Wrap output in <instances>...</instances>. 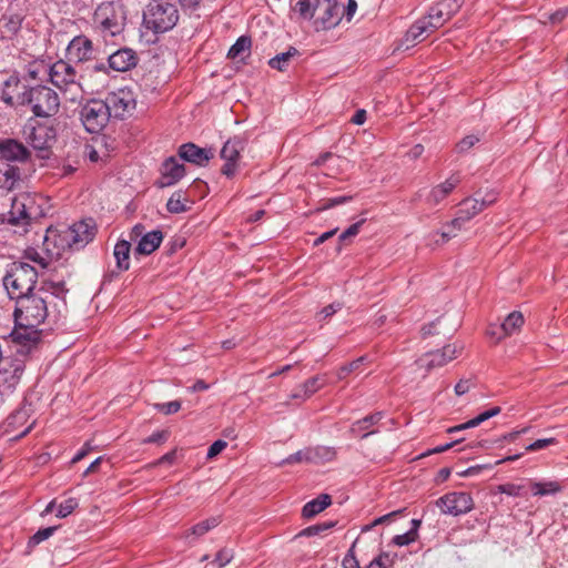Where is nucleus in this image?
Listing matches in <instances>:
<instances>
[{
  "mask_svg": "<svg viewBox=\"0 0 568 568\" xmlns=\"http://www.w3.org/2000/svg\"><path fill=\"white\" fill-rule=\"evenodd\" d=\"M68 292L63 280L48 278L41 282L37 292L27 294L16 302L13 311L14 327L10 333L12 342L22 355L31 353L42 342V331L38 327L49 323H58L60 311L55 314L49 308L53 297H63Z\"/></svg>",
  "mask_w": 568,
  "mask_h": 568,
  "instance_id": "1",
  "label": "nucleus"
},
{
  "mask_svg": "<svg viewBox=\"0 0 568 568\" xmlns=\"http://www.w3.org/2000/svg\"><path fill=\"white\" fill-rule=\"evenodd\" d=\"M464 0H438L428 10L426 17L417 20L406 31V42L420 41L423 36L429 34L443 27L462 8Z\"/></svg>",
  "mask_w": 568,
  "mask_h": 568,
  "instance_id": "2",
  "label": "nucleus"
},
{
  "mask_svg": "<svg viewBox=\"0 0 568 568\" xmlns=\"http://www.w3.org/2000/svg\"><path fill=\"white\" fill-rule=\"evenodd\" d=\"M21 134L27 144L37 152L38 158L47 160L51 156V149L57 141V120L41 121L30 118L22 126Z\"/></svg>",
  "mask_w": 568,
  "mask_h": 568,
  "instance_id": "3",
  "label": "nucleus"
},
{
  "mask_svg": "<svg viewBox=\"0 0 568 568\" xmlns=\"http://www.w3.org/2000/svg\"><path fill=\"white\" fill-rule=\"evenodd\" d=\"M75 67V63L64 58L57 60L48 68L49 82L70 101H75L84 93L83 75L78 72Z\"/></svg>",
  "mask_w": 568,
  "mask_h": 568,
  "instance_id": "4",
  "label": "nucleus"
},
{
  "mask_svg": "<svg viewBox=\"0 0 568 568\" xmlns=\"http://www.w3.org/2000/svg\"><path fill=\"white\" fill-rule=\"evenodd\" d=\"M18 105L30 106L33 118L50 119L60 110V98L58 93L47 85H36L27 88L17 95Z\"/></svg>",
  "mask_w": 568,
  "mask_h": 568,
  "instance_id": "5",
  "label": "nucleus"
},
{
  "mask_svg": "<svg viewBox=\"0 0 568 568\" xmlns=\"http://www.w3.org/2000/svg\"><path fill=\"white\" fill-rule=\"evenodd\" d=\"M38 272L24 262H13L3 277V286L11 300L16 302L27 294L37 292Z\"/></svg>",
  "mask_w": 568,
  "mask_h": 568,
  "instance_id": "6",
  "label": "nucleus"
},
{
  "mask_svg": "<svg viewBox=\"0 0 568 568\" xmlns=\"http://www.w3.org/2000/svg\"><path fill=\"white\" fill-rule=\"evenodd\" d=\"M93 22L103 37H115L126 24V8L120 0L100 3L93 13Z\"/></svg>",
  "mask_w": 568,
  "mask_h": 568,
  "instance_id": "7",
  "label": "nucleus"
},
{
  "mask_svg": "<svg viewBox=\"0 0 568 568\" xmlns=\"http://www.w3.org/2000/svg\"><path fill=\"white\" fill-rule=\"evenodd\" d=\"M180 19L176 6L164 0L151 1L143 11V24L155 33L173 29Z\"/></svg>",
  "mask_w": 568,
  "mask_h": 568,
  "instance_id": "8",
  "label": "nucleus"
},
{
  "mask_svg": "<svg viewBox=\"0 0 568 568\" xmlns=\"http://www.w3.org/2000/svg\"><path fill=\"white\" fill-rule=\"evenodd\" d=\"M110 118L109 109L102 100L91 99L80 110L81 122L89 133H100Z\"/></svg>",
  "mask_w": 568,
  "mask_h": 568,
  "instance_id": "9",
  "label": "nucleus"
},
{
  "mask_svg": "<svg viewBox=\"0 0 568 568\" xmlns=\"http://www.w3.org/2000/svg\"><path fill=\"white\" fill-rule=\"evenodd\" d=\"M24 361L18 357H4L0 364V396L14 393L24 373Z\"/></svg>",
  "mask_w": 568,
  "mask_h": 568,
  "instance_id": "10",
  "label": "nucleus"
},
{
  "mask_svg": "<svg viewBox=\"0 0 568 568\" xmlns=\"http://www.w3.org/2000/svg\"><path fill=\"white\" fill-rule=\"evenodd\" d=\"M99 48L89 37L85 34H78L68 43L64 51V58L79 65L92 62L97 58Z\"/></svg>",
  "mask_w": 568,
  "mask_h": 568,
  "instance_id": "11",
  "label": "nucleus"
},
{
  "mask_svg": "<svg viewBox=\"0 0 568 568\" xmlns=\"http://www.w3.org/2000/svg\"><path fill=\"white\" fill-rule=\"evenodd\" d=\"M95 234V222L92 219H88L72 224L63 232L62 240L71 250L79 251L92 242Z\"/></svg>",
  "mask_w": 568,
  "mask_h": 568,
  "instance_id": "12",
  "label": "nucleus"
},
{
  "mask_svg": "<svg viewBox=\"0 0 568 568\" xmlns=\"http://www.w3.org/2000/svg\"><path fill=\"white\" fill-rule=\"evenodd\" d=\"M444 515L454 517L465 515L473 510L474 500L470 494L465 491H452L443 495L435 501Z\"/></svg>",
  "mask_w": 568,
  "mask_h": 568,
  "instance_id": "13",
  "label": "nucleus"
},
{
  "mask_svg": "<svg viewBox=\"0 0 568 568\" xmlns=\"http://www.w3.org/2000/svg\"><path fill=\"white\" fill-rule=\"evenodd\" d=\"M246 142L243 138L235 135L230 138L223 145L220 152L221 159L224 164L221 168V173L227 179L235 176L241 153L244 151Z\"/></svg>",
  "mask_w": 568,
  "mask_h": 568,
  "instance_id": "14",
  "label": "nucleus"
},
{
  "mask_svg": "<svg viewBox=\"0 0 568 568\" xmlns=\"http://www.w3.org/2000/svg\"><path fill=\"white\" fill-rule=\"evenodd\" d=\"M462 344H447L442 349L427 352L416 361V364L419 367L425 368L426 372H429L452 362L462 353Z\"/></svg>",
  "mask_w": 568,
  "mask_h": 568,
  "instance_id": "15",
  "label": "nucleus"
},
{
  "mask_svg": "<svg viewBox=\"0 0 568 568\" xmlns=\"http://www.w3.org/2000/svg\"><path fill=\"white\" fill-rule=\"evenodd\" d=\"M109 109L110 116L122 119L125 113L135 108V99L131 90L120 89L110 92L105 100H102Z\"/></svg>",
  "mask_w": 568,
  "mask_h": 568,
  "instance_id": "16",
  "label": "nucleus"
},
{
  "mask_svg": "<svg viewBox=\"0 0 568 568\" xmlns=\"http://www.w3.org/2000/svg\"><path fill=\"white\" fill-rule=\"evenodd\" d=\"M497 201V193L495 191L487 192L483 197H468L460 202L458 213L459 220H466L467 222L474 216L479 214L486 207L490 206Z\"/></svg>",
  "mask_w": 568,
  "mask_h": 568,
  "instance_id": "17",
  "label": "nucleus"
},
{
  "mask_svg": "<svg viewBox=\"0 0 568 568\" xmlns=\"http://www.w3.org/2000/svg\"><path fill=\"white\" fill-rule=\"evenodd\" d=\"M185 175V166L178 162L174 156L168 158L161 168V176L155 182L160 189L176 184Z\"/></svg>",
  "mask_w": 568,
  "mask_h": 568,
  "instance_id": "18",
  "label": "nucleus"
},
{
  "mask_svg": "<svg viewBox=\"0 0 568 568\" xmlns=\"http://www.w3.org/2000/svg\"><path fill=\"white\" fill-rule=\"evenodd\" d=\"M0 156L10 162H27L31 151L18 140L6 139L0 141Z\"/></svg>",
  "mask_w": 568,
  "mask_h": 568,
  "instance_id": "19",
  "label": "nucleus"
},
{
  "mask_svg": "<svg viewBox=\"0 0 568 568\" xmlns=\"http://www.w3.org/2000/svg\"><path fill=\"white\" fill-rule=\"evenodd\" d=\"M178 154L182 160L199 166L206 165L214 156L212 149L200 148L192 142L180 145Z\"/></svg>",
  "mask_w": 568,
  "mask_h": 568,
  "instance_id": "20",
  "label": "nucleus"
},
{
  "mask_svg": "<svg viewBox=\"0 0 568 568\" xmlns=\"http://www.w3.org/2000/svg\"><path fill=\"white\" fill-rule=\"evenodd\" d=\"M136 52L130 48H122L109 55V68L116 72H125L138 64Z\"/></svg>",
  "mask_w": 568,
  "mask_h": 568,
  "instance_id": "21",
  "label": "nucleus"
},
{
  "mask_svg": "<svg viewBox=\"0 0 568 568\" xmlns=\"http://www.w3.org/2000/svg\"><path fill=\"white\" fill-rule=\"evenodd\" d=\"M28 196L14 197L9 211L8 223L11 225H27L32 220V213L28 207Z\"/></svg>",
  "mask_w": 568,
  "mask_h": 568,
  "instance_id": "22",
  "label": "nucleus"
},
{
  "mask_svg": "<svg viewBox=\"0 0 568 568\" xmlns=\"http://www.w3.org/2000/svg\"><path fill=\"white\" fill-rule=\"evenodd\" d=\"M460 176L458 174L450 175L445 182L434 186L426 197V202L430 206L438 205L444 199H446L452 191L460 183Z\"/></svg>",
  "mask_w": 568,
  "mask_h": 568,
  "instance_id": "23",
  "label": "nucleus"
},
{
  "mask_svg": "<svg viewBox=\"0 0 568 568\" xmlns=\"http://www.w3.org/2000/svg\"><path fill=\"white\" fill-rule=\"evenodd\" d=\"M383 412H375L371 415H367L352 424L349 434L352 436H358L362 439L367 438L369 435L376 433V430L373 429V426L377 425L383 419Z\"/></svg>",
  "mask_w": 568,
  "mask_h": 568,
  "instance_id": "24",
  "label": "nucleus"
},
{
  "mask_svg": "<svg viewBox=\"0 0 568 568\" xmlns=\"http://www.w3.org/2000/svg\"><path fill=\"white\" fill-rule=\"evenodd\" d=\"M163 233L160 230H153L146 232L140 239L138 245L134 248L135 255H150L152 254L162 243Z\"/></svg>",
  "mask_w": 568,
  "mask_h": 568,
  "instance_id": "25",
  "label": "nucleus"
},
{
  "mask_svg": "<svg viewBox=\"0 0 568 568\" xmlns=\"http://www.w3.org/2000/svg\"><path fill=\"white\" fill-rule=\"evenodd\" d=\"M323 16L320 18L321 27L324 30L336 27L342 20V7L338 2L325 3Z\"/></svg>",
  "mask_w": 568,
  "mask_h": 568,
  "instance_id": "26",
  "label": "nucleus"
},
{
  "mask_svg": "<svg viewBox=\"0 0 568 568\" xmlns=\"http://www.w3.org/2000/svg\"><path fill=\"white\" fill-rule=\"evenodd\" d=\"M324 386V378L320 376H314L305 381L301 386L296 388V390L291 395L294 399L305 400L310 398L313 394L320 390Z\"/></svg>",
  "mask_w": 568,
  "mask_h": 568,
  "instance_id": "27",
  "label": "nucleus"
},
{
  "mask_svg": "<svg viewBox=\"0 0 568 568\" xmlns=\"http://www.w3.org/2000/svg\"><path fill=\"white\" fill-rule=\"evenodd\" d=\"M332 504V497L328 494H321L317 498L306 503L302 509L304 518H313L322 513Z\"/></svg>",
  "mask_w": 568,
  "mask_h": 568,
  "instance_id": "28",
  "label": "nucleus"
},
{
  "mask_svg": "<svg viewBox=\"0 0 568 568\" xmlns=\"http://www.w3.org/2000/svg\"><path fill=\"white\" fill-rule=\"evenodd\" d=\"M130 241L120 240L116 242L113 250V255L116 262V267L120 272L128 271L130 267Z\"/></svg>",
  "mask_w": 568,
  "mask_h": 568,
  "instance_id": "29",
  "label": "nucleus"
},
{
  "mask_svg": "<svg viewBox=\"0 0 568 568\" xmlns=\"http://www.w3.org/2000/svg\"><path fill=\"white\" fill-rule=\"evenodd\" d=\"M500 410L501 409L499 406H494V407L489 408L488 410L480 413L478 416L469 419L466 423H463L457 426L448 428V433L452 434L455 432H460L464 429L476 427V426L480 425L481 423L486 422L487 419L497 416L500 413Z\"/></svg>",
  "mask_w": 568,
  "mask_h": 568,
  "instance_id": "30",
  "label": "nucleus"
},
{
  "mask_svg": "<svg viewBox=\"0 0 568 568\" xmlns=\"http://www.w3.org/2000/svg\"><path fill=\"white\" fill-rule=\"evenodd\" d=\"M524 324V316L520 312H513L510 313L504 322L499 325V331L503 332V334H499L497 336V341H501L506 336L511 335L514 332H516L518 328L521 327Z\"/></svg>",
  "mask_w": 568,
  "mask_h": 568,
  "instance_id": "31",
  "label": "nucleus"
},
{
  "mask_svg": "<svg viewBox=\"0 0 568 568\" xmlns=\"http://www.w3.org/2000/svg\"><path fill=\"white\" fill-rule=\"evenodd\" d=\"M300 52L296 48L290 47L287 51L282 52L280 54H276L272 59L268 60V65L272 69L278 70V71H285L288 67V62L292 58L298 55Z\"/></svg>",
  "mask_w": 568,
  "mask_h": 568,
  "instance_id": "32",
  "label": "nucleus"
},
{
  "mask_svg": "<svg viewBox=\"0 0 568 568\" xmlns=\"http://www.w3.org/2000/svg\"><path fill=\"white\" fill-rule=\"evenodd\" d=\"M252 45L251 38L247 36H241L235 43L230 48L227 52V58L230 59H236L241 58L243 59L244 55H247L250 53Z\"/></svg>",
  "mask_w": 568,
  "mask_h": 568,
  "instance_id": "33",
  "label": "nucleus"
},
{
  "mask_svg": "<svg viewBox=\"0 0 568 568\" xmlns=\"http://www.w3.org/2000/svg\"><path fill=\"white\" fill-rule=\"evenodd\" d=\"M24 17L20 13H8L1 19L2 28L9 36H16L22 26Z\"/></svg>",
  "mask_w": 568,
  "mask_h": 568,
  "instance_id": "34",
  "label": "nucleus"
},
{
  "mask_svg": "<svg viewBox=\"0 0 568 568\" xmlns=\"http://www.w3.org/2000/svg\"><path fill=\"white\" fill-rule=\"evenodd\" d=\"M185 202H187L185 192L179 190L170 196L166 203V210L173 214L186 212L187 206L185 205Z\"/></svg>",
  "mask_w": 568,
  "mask_h": 568,
  "instance_id": "35",
  "label": "nucleus"
},
{
  "mask_svg": "<svg viewBox=\"0 0 568 568\" xmlns=\"http://www.w3.org/2000/svg\"><path fill=\"white\" fill-rule=\"evenodd\" d=\"M20 84L18 75L12 74L3 82V89L1 92V100L9 106L18 105L17 98L11 94L10 89H17Z\"/></svg>",
  "mask_w": 568,
  "mask_h": 568,
  "instance_id": "36",
  "label": "nucleus"
},
{
  "mask_svg": "<svg viewBox=\"0 0 568 568\" xmlns=\"http://www.w3.org/2000/svg\"><path fill=\"white\" fill-rule=\"evenodd\" d=\"M220 524L219 517H212L205 519L196 525H194L189 531L185 532V538L187 539L191 535L195 537H201L205 535L211 529L215 528Z\"/></svg>",
  "mask_w": 568,
  "mask_h": 568,
  "instance_id": "37",
  "label": "nucleus"
},
{
  "mask_svg": "<svg viewBox=\"0 0 568 568\" xmlns=\"http://www.w3.org/2000/svg\"><path fill=\"white\" fill-rule=\"evenodd\" d=\"M561 490V486L557 481L532 483L531 491L534 496L554 495Z\"/></svg>",
  "mask_w": 568,
  "mask_h": 568,
  "instance_id": "38",
  "label": "nucleus"
},
{
  "mask_svg": "<svg viewBox=\"0 0 568 568\" xmlns=\"http://www.w3.org/2000/svg\"><path fill=\"white\" fill-rule=\"evenodd\" d=\"M58 526H50L45 528L39 529L34 535H32L28 540V548L32 549L38 546L40 542L50 538L58 529Z\"/></svg>",
  "mask_w": 568,
  "mask_h": 568,
  "instance_id": "39",
  "label": "nucleus"
},
{
  "mask_svg": "<svg viewBox=\"0 0 568 568\" xmlns=\"http://www.w3.org/2000/svg\"><path fill=\"white\" fill-rule=\"evenodd\" d=\"M320 7L321 6H316V1L298 0L295 4V10L302 18L311 20L315 14L316 9Z\"/></svg>",
  "mask_w": 568,
  "mask_h": 568,
  "instance_id": "40",
  "label": "nucleus"
},
{
  "mask_svg": "<svg viewBox=\"0 0 568 568\" xmlns=\"http://www.w3.org/2000/svg\"><path fill=\"white\" fill-rule=\"evenodd\" d=\"M310 452H312L313 463L318 462H329L334 459L336 452L332 447L326 446H317L315 448H310Z\"/></svg>",
  "mask_w": 568,
  "mask_h": 568,
  "instance_id": "41",
  "label": "nucleus"
},
{
  "mask_svg": "<svg viewBox=\"0 0 568 568\" xmlns=\"http://www.w3.org/2000/svg\"><path fill=\"white\" fill-rule=\"evenodd\" d=\"M336 521H325L316 525H312L303 529L297 536L312 537L321 535L331 528L335 527Z\"/></svg>",
  "mask_w": 568,
  "mask_h": 568,
  "instance_id": "42",
  "label": "nucleus"
},
{
  "mask_svg": "<svg viewBox=\"0 0 568 568\" xmlns=\"http://www.w3.org/2000/svg\"><path fill=\"white\" fill-rule=\"evenodd\" d=\"M396 555H392L386 551H382L375 557L367 566V568H390L395 562Z\"/></svg>",
  "mask_w": 568,
  "mask_h": 568,
  "instance_id": "43",
  "label": "nucleus"
},
{
  "mask_svg": "<svg viewBox=\"0 0 568 568\" xmlns=\"http://www.w3.org/2000/svg\"><path fill=\"white\" fill-rule=\"evenodd\" d=\"M79 506L78 499L70 497L64 499L58 505V511L57 517L58 518H65L70 514L73 513V510Z\"/></svg>",
  "mask_w": 568,
  "mask_h": 568,
  "instance_id": "44",
  "label": "nucleus"
},
{
  "mask_svg": "<svg viewBox=\"0 0 568 568\" xmlns=\"http://www.w3.org/2000/svg\"><path fill=\"white\" fill-rule=\"evenodd\" d=\"M479 141L480 138L475 134L466 135L456 144V151L458 153H466Z\"/></svg>",
  "mask_w": 568,
  "mask_h": 568,
  "instance_id": "45",
  "label": "nucleus"
},
{
  "mask_svg": "<svg viewBox=\"0 0 568 568\" xmlns=\"http://www.w3.org/2000/svg\"><path fill=\"white\" fill-rule=\"evenodd\" d=\"M312 452H310V448H306L304 450H298L292 455H290L284 463L286 464H295V463H313Z\"/></svg>",
  "mask_w": 568,
  "mask_h": 568,
  "instance_id": "46",
  "label": "nucleus"
},
{
  "mask_svg": "<svg viewBox=\"0 0 568 568\" xmlns=\"http://www.w3.org/2000/svg\"><path fill=\"white\" fill-rule=\"evenodd\" d=\"M154 408L164 415L175 414L181 408V402L172 400L168 403H156L154 404Z\"/></svg>",
  "mask_w": 568,
  "mask_h": 568,
  "instance_id": "47",
  "label": "nucleus"
},
{
  "mask_svg": "<svg viewBox=\"0 0 568 568\" xmlns=\"http://www.w3.org/2000/svg\"><path fill=\"white\" fill-rule=\"evenodd\" d=\"M365 361L366 356H361L357 359L351 362L349 364L342 366L337 373L338 378H345L349 373L357 369Z\"/></svg>",
  "mask_w": 568,
  "mask_h": 568,
  "instance_id": "48",
  "label": "nucleus"
},
{
  "mask_svg": "<svg viewBox=\"0 0 568 568\" xmlns=\"http://www.w3.org/2000/svg\"><path fill=\"white\" fill-rule=\"evenodd\" d=\"M457 235V232H455L453 229H447L446 225L444 226V230L442 232H435L432 234V237L434 239L435 244H445L450 239L455 237Z\"/></svg>",
  "mask_w": 568,
  "mask_h": 568,
  "instance_id": "49",
  "label": "nucleus"
},
{
  "mask_svg": "<svg viewBox=\"0 0 568 568\" xmlns=\"http://www.w3.org/2000/svg\"><path fill=\"white\" fill-rule=\"evenodd\" d=\"M343 304L339 302H334L329 305H326L321 310V312L317 314L318 321H325L333 316L336 312L342 310Z\"/></svg>",
  "mask_w": 568,
  "mask_h": 568,
  "instance_id": "50",
  "label": "nucleus"
},
{
  "mask_svg": "<svg viewBox=\"0 0 568 568\" xmlns=\"http://www.w3.org/2000/svg\"><path fill=\"white\" fill-rule=\"evenodd\" d=\"M233 556L232 549L223 548L216 554L214 562L217 564V568H222L233 559Z\"/></svg>",
  "mask_w": 568,
  "mask_h": 568,
  "instance_id": "51",
  "label": "nucleus"
},
{
  "mask_svg": "<svg viewBox=\"0 0 568 568\" xmlns=\"http://www.w3.org/2000/svg\"><path fill=\"white\" fill-rule=\"evenodd\" d=\"M554 444H556V438H554V437L537 439L534 443L527 445L525 447V450L526 452H537V450L547 448L548 446L554 445Z\"/></svg>",
  "mask_w": 568,
  "mask_h": 568,
  "instance_id": "52",
  "label": "nucleus"
},
{
  "mask_svg": "<svg viewBox=\"0 0 568 568\" xmlns=\"http://www.w3.org/2000/svg\"><path fill=\"white\" fill-rule=\"evenodd\" d=\"M355 545H356V541L353 542L352 547L349 548V550L343 558V561H342L343 568H359V564L355 557V551H354Z\"/></svg>",
  "mask_w": 568,
  "mask_h": 568,
  "instance_id": "53",
  "label": "nucleus"
},
{
  "mask_svg": "<svg viewBox=\"0 0 568 568\" xmlns=\"http://www.w3.org/2000/svg\"><path fill=\"white\" fill-rule=\"evenodd\" d=\"M417 538L418 537L414 535V531L408 530L405 534L394 536L392 541L394 545L402 547L414 542Z\"/></svg>",
  "mask_w": 568,
  "mask_h": 568,
  "instance_id": "54",
  "label": "nucleus"
},
{
  "mask_svg": "<svg viewBox=\"0 0 568 568\" xmlns=\"http://www.w3.org/2000/svg\"><path fill=\"white\" fill-rule=\"evenodd\" d=\"M403 511H404L403 509H399V510H395V511H392L389 514H386L384 516H381V517L376 518L371 525L365 526L362 529V531H368L374 526H377V525H381V524H385V523H389L393 518H395L396 516H398Z\"/></svg>",
  "mask_w": 568,
  "mask_h": 568,
  "instance_id": "55",
  "label": "nucleus"
},
{
  "mask_svg": "<svg viewBox=\"0 0 568 568\" xmlns=\"http://www.w3.org/2000/svg\"><path fill=\"white\" fill-rule=\"evenodd\" d=\"M170 433L168 430H158L143 439V444H162L168 440Z\"/></svg>",
  "mask_w": 568,
  "mask_h": 568,
  "instance_id": "56",
  "label": "nucleus"
},
{
  "mask_svg": "<svg viewBox=\"0 0 568 568\" xmlns=\"http://www.w3.org/2000/svg\"><path fill=\"white\" fill-rule=\"evenodd\" d=\"M364 222L365 220H361L348 226L343 233H341L339 241H345L346 239L356 236L359 233L361 226Z\"/></svg>",
  "mask_w": 568,
  "mask_h": 568,
  "instance_id": "57",
  "label": "nucleus"
},
{
  "mask_svg": "<svg viewBox=\"0 0 568 568\" xmlns=\"http://www.w3.org/2000/svg\"><path fill=\"white\" fill-rule=\"evenodd\" d=\"M227 446V443L222 440V439H217L215 440L207 449V458H214L216 457L222 450H224Z\"/></svg>",
  "mask_w": 568,
  "mask_h": 568,
  "instance_id": "58",
  "label": "nucleus"
},
{
  "mask_svg": "<svg viewBox=\"0 0 568 568\" xmlns=\"http://www.w3.org/2000/svg\"><path fill=\"white\" fill-rule=\"evenodd\" d=\"M499 490L501 494L516 497L520 495L521 487L515 484H505L499 487Z\"/></svg>",
  "mask_w": 568,
  "mask_h": 568,
  "instance_id": "59",
  "label": "nucleus"
},
{
  "mask_svg": "<svg viewBox=\"0 0 568 568\" xmlns=\"http://www.w3.org/2000/svg\"><path fill=\"white\" fill-rule=\"evenodd\" d=\"M176 458V450H171L160 457L158 460L151 464L152 467L160 466L162 464H173Z\"/></svg>",
  "mask_w": 568,
  "mask_h": 568,
  "instance_id": "60",
  "label": "nucleus"
},
{
  "mask_svg": "<svg viewBox=\"0 0 568 568\" xmlns=\"http://www.w3.org/2000/svg\"><path fill=\"white\" fill-rule=\"evenodd\" d=\"M351 200H352V196H349V195H342V196L332 197V199L327 200V203H325L323 205V209L327 210V209L334 207L336 205L344 204V203H346V202H348Z\"/></svg>",
  "mask_w": 568,
  "mask_h": 568,
  "instance_id": "61",
  "label": "nucleus"
},
{
  "mask_svg": "<svg viewBox=\"0 0 568 568\" xmlns=\"http://www.w3.org/2000/svg\"><path fill=\"white\" fill-rule=\"evenodd\" d=\"M568 17V7L559 8L549 16L551 23H559Z\"/></svg>",
  "mask_w": 568,
  "mask_h": 568,
  "instance_id": "62",
  "label": "nucleus"
},
{
  "mask_svg": "<svg viewBox=\"0 0 568 568\" xmlns=\"http://www.w3.org/2000/svg\"><path fill=\"white\" fill-rule=\"evenodd\" d=\"M27 257L29 260L38 263L39 265H41L43 268H45L48 266L45 258L43 256H41V254L34 250L27 252Z\"/></svg>",
  "mask_w": 568,
  "mask_h": 568,
  "instance_id": "63",
  "label": "nucleus"
},
{
  "mask_svg": "<svg viewBox=\"0 0 568 568\" xmlns=\"http://www.w3.org/2000/svg\"><path fill=\"white\" fill-rule=\"evenodd\" d=\"M466 220H459V213L457 212V215L455 219H453L449 223L446 224L447 229H453L455 232H459L464 224L466 223Z\"/></svg>",
  "mask_w": 568,
  "mask_h": 568,
  "instance_id": "64",
  "label": "nucleus"
}]
</instances>
